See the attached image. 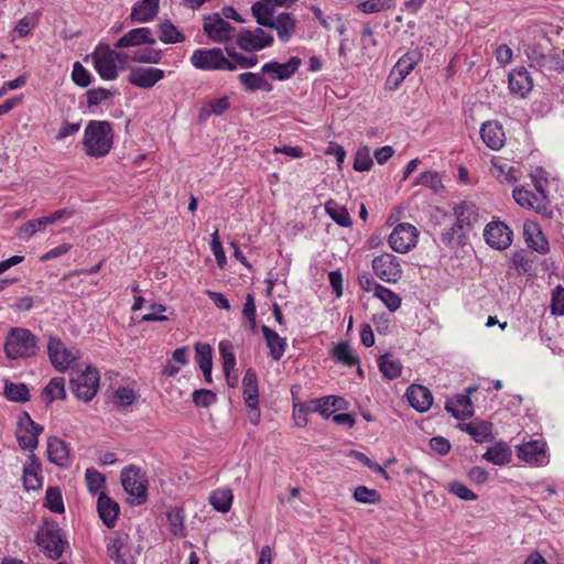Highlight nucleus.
Listing matches in <instances>:
<instances>
[{"mask_svg":"<svg viewBox=\"0 0 564 564\" xmlns=\"http://www.w3.org/2000/svg\"><path fill=\"white\" fill-rule=\"evenodd\" d=\"M373 165V160L370 150L365 147L356 152L354 160V169L358 172L369 171Z\"/></svg>","mask_w":564,"mask_h":564,"instance_id":"obj_56","label":"nucleus"},{"mask_svg":"<svg viewBox=\"0 0 564 564\" xmlns=\"http://www.w3.org/2000/svg\"><path fill=\"white\" fill-rule=\"evenodd\" d=\"M191 63L195 68L212 70V69H236V64L228 61L221 48L196 50L194 51Z\"/></svg>","mask_w":564,"mask_h":564,"instance_id":"obj_8","label":"nucleus"},{"mask_svg":"<svg viewBox=\"0 0 564 564\" xmlns=\"http://www.w3.org/2000/svg\"><path fill=\"white\" fill-rule=\"evenodd\" d=\"M160 0H140L131 10V20L137 23L151 21L159 12Z\"/></svg>","mask_w":564,"mask_h":564,"instance_id":"obj_28","label":"nucleus"},{"mask_svg":"<svg viewBox=\"0 0 564 564\" xmlns=\"http://www.w3.org/2000/svg\"><path fill=\"white\" fill-rule=\"evenodd\" d=\"M3 350L9 360L35 357L39 352V338L28 328L11 327L3 343Z\"/></svg>","mask_w":564,"mask_h":564,"instance_id":"obj_1","label":"nucleus"},{"mask_svg":"<svg viewBox=\"0 0 564 564\" xmlns=\"http://www.w3.org/2000/svg\"><path fill=\"white\" fill-rule=\"evenodd\" d=\"M271 2L257 1L252 4L251 11L253 17L256 18L258 24L269 28L272 25L273 17V8L270 7Z\"/></svg>","mask_w":564,"mask_h":564,"instance_id":"obj_41","label":"nucleus"},{"mask_svg":"<svg viewBox=\"0 0 564 564\" xmlns=\"http://www.w3.org/2000/svg\"><path fill=\"white\" fill-rule=\"evenodd\" d=\"M325 212L339 226H351V218L347 208L337 204L335 200L330 199L325 203Z\"/></svg>","mask_w":564,"mask_h":564,"instance_id":"obj_37","label":"nucleus"},{"mask_svg":"<svg viewBox=\"0 0 564 564\" xmlns=\"http://www.w3.org/2000/svg\"><path fill=\"white\" fill-rule=\"evenodd\" d=\"M47 355L52 366L59 372L72 369L80 358V351L77 347L66 346L55 336H50L47 339Z\"/></svg>","mask_w":564,"mask_h":564,"instance_id":"obj_3","label":"nucleus"},{"mask_svg":"<svg viewBox=\"0 0 564 564\" xmlns=\"http://www.w3.org/2000/svg\"><path fill=\"white\" fill-rule=\"evenodd\" d=\"M120 478L124 491L129 495V502L135 506L143 505L148 497V481L141 468L131 465L121 471Z\"/></svg>","mask_w":564,"mask_h":564,"instance_id":"obj_4","label":"nucleus"},{"mask_svg":"<svg viewBox=\"0 0 564 564\" xmlns=\"http://www.w3.org/2000/svg\"><path fill=\"white\" fill-rule=\"evenodd\" d=\"M372 269L375 274L387 283H395L402 274L397 257L390 253H383L373 258Z\"/></svg>","mask_w":564,"mask_h":564,"instance_id":"obj_13","label":"nucleus"},{"mask_svg":"<svg viewBox=\"0 0 564 564\" xmlns=\"http://www.w3.org/2000/svg\"><path fill=\"white\" fill-rule=\"evenodd\" d=\"M66 398L65 380L55 377L50 380L42 392V399L48 404L55 400H64Z\"/></svg>","mask_w":564,"mask_h":564,"instance_id":"obj_34","label":"nucleus"},{"mask_svg":"<svg viewBox=\"0 0 564 564\" xmlns=\"http://www.w3.org/2000/svg\"><path fill=\"white\" fill-rule=\"evenodd\" d=\"M301 59L296 56L291 57L285 63L269 62L265 63L261 70L263 74L270 75L273 79L285 80L289 79L301 66Z\"/></svg>","mask_w":564,"mask_h":564,"instance_id":"obj_22","label":"nucleus"},{"mask_svg":"<svg viewBox=\"0 0 564 564\" xmlns=\"http://www.w3.org/2000/svg\"><path fill=\"white\" fill-rule=\"evenodd\" d=\"M43 426L36 424L28 412H23L19 416L17 427V440L19 445L26 451H33L37 447L39 435L42 433Z\"/></svg>","mask_w":564,"mask_h":564,"instance_id":"obj_10","label":"nucleus"},{"mask_svg":"<svg viewBox=\"0 0 564 564\" xmlns=\"http://www.w3.org/2000/svg\"><path fill=\"white\" fill-rule=\"evenodd\" d=\"M406 398L410 405L419 412H426L433 403L431 391L421 384L410 386L406 390Z\"/></svg>","mask_w":564,"mask_h":564,"instance_id":"obj_23","label":"nucleus"},{"mask_svg":"<svg viewBox=\"0 0 564 564\" xmlns=\"http://www.w3.org/2000/svg\"><path fill=\"white\" fill-rule=\"evenodd\" d=\"M170 530L174 535H182L184 531L183 517L177 509L170 510L166 514Z\"/></svg>","mask_w":564,"mask_h":564,"instance_id":"obj_63","label":"nucleus"},{"mask_svg":"<svg viewBox=\"0 0 564 564\" xmlns=\"http://www.w3.org/2000/svg\"><path fill=\"white\" fill-rule=\"evenodd\" d=\"M161 42L166 44L181 43L185 40V36L176 29V26L169 20L162 22L159 25Z\"/></svg>","mask_w":564,"mask_h":564,"instance_id":"obj_47","label":"nucleus"},{"mask_svg":"<svg viewBox=\"0 0 564 564\" xmlns=\"http://www.w3.org/2000/svg\"><path fill=\"white\" fill-rule=\"evenodd\" d=\"M445 409L457 420H465L473 415V404L466 395H459L455 401H447Z\"/></svg>","mask_w":564,"mask_h":564,"instance_id":"obj_32","label":"nucleus"},{"mask_svg":"<svg viewBox=\"0 0 564 564\" xmlns=\"http://www.w3.org/2000/svg\"><path fill=\"white\" fill-rule=\"evenodd\" d=\"M509 89L511 94L519 98H525L533 88V80L524 67H518L510 72Z\"/></svg>","mask_w":564,"mask_h":564,"instance_id":"obj_20","label":"nucleus"},{"mask_svg":"<svg viewBox=\"0 0 564 564\" xmlns=\"http://www.w3.org/2000/svg\"><path fill=\"white\" fill-rule=\"evenodd\" d=\"M482 458L495 465H505L510 462L511 451L508 445L503 443H497L487 449V452L482 455Z\"/></svg>","mask_w":564,"mask_h":564,"instance_id":"obj_38","label":"nucleus"},{"mask_svg":"<svg viewBox=\"0 0 564 564\" xmlns=\"http://www.w3.org/2000/svg\"><path fill=\"white\" fill-rule=\"evenodd\" d=\"M551 310L554 315H564V289L561 286L553 292Z\"/></svg>","mask_w":564,"mask_h":564,"instance_id":"obj_64","label":"nucleus"},{"mask_svg":"<svg viewBox=\"0 0 564 564\" xmlns=\"http://www.w3.org/2000/svg\"><path fill=\"white\" fill-rule=\"evenodd\" d=\"M240 83L249 91L263 90L271 91V84L263 77V73H241L238 76Z\"/></svg>","mask_w":564,"mask_h":564,"instance_id":"obj_33","label":"nucleus"},{"mask_svg":"<svg viewBox=\"0 0 564 564\" xmlns=\"http://www.w3.org/2000/svg\"><path fill=\"white\" fill-rule=\"evenodd\" d=\"M161 59V50H156L152 47V45L148 46H137L130 53V61L137 63H150L156 64Z\"/></svg>","mask_w":564,"mask_h":564,"instance_id":"obj_36","label":"nucleus"},{"mask_svg":"<svg viewBox=\"0 0 564 564\" xmlns=\"http://www.w3.org/2000/svg\"><path fill=\"white\" fill-rule=\"evenodd\" d=\"M117 57V52L105 44H99L93 52L94 67L102 79L115 80L118 77Z\"/></svg>","mask_w":564,"mask_h":564,"instance_id":"obj_9","label":"nucleus"},{"mask_svg":"<svg viewBox=\"0 0 564 564\" xmlns=\"http://www.w3.org/2000/svg\"><path fill=\"white\" fill-rule=\"evenodd\" d=\"M419 231L408 223L394 227L389 236V245L395 252L406 253L416 246Z\"/></svg>","mask_w":564,"mask_h":564,"instance_id":"obj_11","label":"nucleus"},{"mask_svg":"<svg viewBox=\"0 0 564 564\" xmlns=\"http://www.w3.org/2000/svg\"><path fill=\"white\" fill-rule=\"evenodd\" d=\"M269 28L276 30L279 40L286 43L295 32L296 19L292 13L283 12L273 19Z\"/></svg>","mask_w":564,"mask_h":564,"instance_id":"obj_26","label":"nucleus"},{"mask_svg":"<svg viewBox=\"0 0 564 564\" xmlns=\"http://www.w3.org/2000/svg\"><path fill=\"white\" fill-rule=\"evenodd\" d=\"M196 361L199 368L213 367V349L208 344L198 343L195 345Z\"/></svg>","mask_w":564,"mask_h":564,"instance_id":"obj_58","label":"nucleus"},{"mask_svg":"<svg viewBox=\"0 0 564 564\" xmlns=\"http://www.w3.org/2000/svg\"><path fill=\"white\" fill-rule=\"evenodd\" d=\"M45 506L55 513H62L64 512V502L62 498V494L58 488L56 487H50L46 490L45 496Z\"/></svg>","mask_w":564,"mask_h":564,"instance_id":"obj_55","label":"nucleus"},{"mask_svg":"<svg viewBox=\"0 0 564 564\" xmlns=\"http://www.w3.org/2000/svg\"><path fill=\"white\" fill-rule=\"evenodd\" d=\"M334 358L346 366H354L358 364V358L352 355V351L348 344L340 343L338 344L333 351Z\"/></svg>","mask_w":564,"mask_h":564,"instance_id":"obj_54","label":"nucleus"},{"mask_svg":"<svg viewBox=\"0 0 564 564\" xmlns=\"http://www.w3.org/2000/svg\"><path fill=\"white\" fill-rule=\"evenodd\" d=\"M352 497L360 503L369 505L379 503L381 500L380 494L377 490L370 489L366 486L356 487Z\"/></svg>","mask_w":564,"mask_h":564,"instance_id":"obj_53","label":"nucleus"},{"mask_svg":"<svg viewBox=\"0 0 564 564\" xmlns=\"http://www.w3.org/2000/svg\"><path fill=\"white\" fill-rule=\"evenodd\" d=\"M164 70L155 67H134L131 69L128 80L137 87L149 89L164 78Z\"/></svg>","mask_w":564,"mask_h":564,"instance_id":"obj_18","label":"nucleus"},{"mask_svg":"<svg viewBox=\"0 0 564 564\" xmlns=\"http://www.w3.org/2000/svg\"><path fill=\"white\" fill-rule=\"evenodd\" d=\"M378 366L382 375L388 379L399 377L402 369L400 361L389 354H386L378 359Z\"/></svg>","mask_w":564,"mask_h":564,"instance_id":"obj_42","label":"nucleus"},{"mask_svg":"<svg viewBox=\"0 0 564 564\" xmlns=\"http://www.w3.org/2000/svg\"><path fill=\"white\" fill-rule=\"evenodd\" d=\"M36 542L43 552L53 560L62 556L64 547L67 544L62 530L54 522L46 523L39 530Z\"/></svg>","mask_w":564,"mask_h":564,"instance_id":"obj_7","label":"nucleus"},{"mask_svg":"<svg viewBox=\"0 0 564 564\" xmlns=\"http://www.w3.org/2000/svg\"><path fill=\"white\" fill-rule=\"evenodd\" d=\"M243 399L248 408H254L259 402L258 379L253 369H248L242 378Z\"/></svg>","mask_w":564,"mask_h":564,"instance_id":"obj_30","label":"nucleus"},{"mask_svg":"<svg viewBox=\"0 0 564 564\" xmlns=\"http://www.w3.org/2000/svg\"><path fill=\"white\" fill-rule=\"evenodd\" d=\"M523 235L528 246L535 251L545 253L549 250V243L535 223L527 221L523 226Z\"/></svg>","mask_w":564,"mask_h":564,"instance_id":"obj_29","label":"nucleus"},{"mask_svg":"<svg viewBox=\"0 0 564 564\" xmlns=\"http://www.w3.org/2000/svg\"><path fill=\"white\" fill-rule=\"evenodd\" d=\"M99 381L98 370L93 366H87L85 370L72 377L70 387L78 400L89 402L98 392Z\"/></svg>","mask_w":564,"mask_h":564,"instance_id":"obj_6","label":"nucleus"},{"mask_svg":"<svg viewBox=\"0 0 564 564\" xmlns=\"http://www.w3.org/2000/svg\"><path fill=\"white\" fill-rule=\"evenodd\" d=\"M230 107L228 97H220L205 104L200 110V117H208L210 115L220 116L226 112Z\"/></svg>","mask_w":564,"mask_h":564,"instance_id":"obj_50","label":"nucleus"},{"mask_svg":"<svg viewBox=\"0 0 564 564\" xmlns=\"http://www.w3.org/2000/svg\"><path fill=\"white\" fill-rule=\"evenodd\" d=\"M203 30L212 41L224 43L234 36L236 29L219 14H215L205 19Z\"/></svg>","mask_w":564,"mask_h":564,"instance_id":"obj_15","label":"nucleus"},{"mask_svg":"<svg viewBox=\"0 0 564 564\" xmlns=\"http://www.w3.org/2000/svg\"><path fill=\"white\" fill-rule=\"evenodd\" d=\"M395 7V0H365L358 3V8L367 14L377 13Z\"/></svg>","mask_w":564,"mask_h":564,"instance_id":"obj_51","label":"nucleus"},{"mask_svg":"<svg viewBox=\"0 0 564 564\" xmlns=\"http://www.w3.org/2000/svg\"><path fill=\"white\" fill-rule=\"evenodd\" d=\"M192 397L195 405L204 408L209 406L217 400L216 394L212 390L207 389L195 390Z\"/></svg>","mask_w":564,"mask_h":564,"instance_id":"obj_61","label":"nucleus"},{"mask_svg":"<svg viewBox=\"0 0 564 564\" xmlns=\"http://www.w3.org/2000/svg\"><path fill=\"white\" fill-rule=\"evenodd\" d=\"M112 130L108 121L91 120L85 128L83 145L87 155L102 158L112 147Z\"/></svg>","mask_w":564,"mask_h":564,"instance_id":"obj_2","label":"nucleus"},{"mask_svg":"<svg viewBox=\"0 0 564 564\" xmlns=\"http://www.w3.org/2000/svg\"><path fill=\"white\" fill-rule=\"evenodd\" d=\"M375 296L378 297L391 312H395L401 306L400 296L381 284H376Z\"/></svg>","mask_w":564,"mask_h":564,"instance_id":"obj_44","label":"nucleus"},{"mask_svg":"<svg viewBox=\"0 0 564 564\" xmlns=\"http://www.w3.org/2000/svg\"><path fill=\"white\" fill-rule=\"evenodd\" d=\"M4 395L12 402H26L30 399V391L25 383L7 382Z\"/></svg>","mask_w":564,"mask_h":564,"instance_id":"obj_45","label":"nucleus"},{"mask_svg":"<svg viewBox=\"0 0 564 564\" xmlns=\"http://www.w3.org/2000/svg\"><path fill=\"white\" fill-rule=\"evenodd\" d=\"M448 491L465 501H473L477 499V495L459 481L449 482Z\"/></svg>","mask_w":564,"mask_h":564,"instance_id":"obj_60","label":"nucleus"},{"mask_svg":"<svg viewBox=\"0 0 564 564\" xmlns=\"http://www.w3.org/2000/svg\"><path fill=\"white\" fill-rule=\"evenodd\" d=\"M480 137L484 143L491 150H500L506 143V135L501 123L489 120L481 124Z\"/></svg>","mask_w":564,"mask_h":564,"instance_id":"obj_21","label":"nucleus"},{"mask_svg":"<svg viewBox=\"0 0 564 564\" xmlns=\"http://www.w3.org/2000/svg\"><path fill=\"white\" fill-rule=\"evenodd\" d=\"M299 412L304 413H319L325 417H329L332 415L330 406H329V397H323L318 399L310 400L305 403L299 404Z\"/></svg>","mask_w":564,"mask_h":564,"instance_id":"obj_40","label":"nucleus"},{"mask_svg":"<svg viewBox=\"0 0 564 564\" xmlns=\"http://www.w3.org/2000/svg\"><path fill=\"white\" fill-rule=\"evenodd\" d=\"M460 430L468 433L476 442H484L491 433V424L488 422L467 423L460 425Z\"/></svg>","mask_w":564,"mask_h":564,"instance_id":"obj_46","label":"nucleus"},{"mask_svg":"<svg viewBox=\"0 0 564 564\" xmlns=\"http://www.w3.org/2000/svg\"><path fill=\"white\" fill-rule=\"evenodd\" d=\"M513 198L522 207L533 208L536 212H541L542 209L536 195L530 191L523 188H514Z\"/></svg>","mask_w":564,"mask_h":564,"instance_id":"obj_49","label":"nucleus"},{"mask_svg":"<svg viewBox=\"0 0 564 564\" xmlns=\"http://www.w3.org/2000/svg\"><path fill=\"white\" fill-rule=\"evenodd\" d=\"M72 78L79 87H87L91 83L90 73L79 62H76L73 66Z\"/></svg>","mask_w":564,"mask_h":564,"instance_id":"obj_59","label":"nucleus"},{"mask_svg":"<svg viewBox=\"0 0 564 564\" xmlns=\"http://www.w3.org/2000/svg\"><path fill=\"white\" fill-rule=\"evenodd\" d=\"M219 352L223 358L224 372L227 379H229L230 371L234 370L236 366V358L232 352V345L229 341H220Z\"/></svg>","mask_w":564,"mask_h":564,"instance_id":"obj_52","label":"nucleus"},{"mask_svg":"<svg viewBox=\"0 0 564 564\" xmlns=\"http://www.w3.org/2000/svg\"><path fill=\"white\" fill-rule=\"evenodd\" d=\"M456 216V224L465 231L469 230L474 223L477 221L476 208L473 204L462 202L454 209Z\"/></svg>","mask_w":564,"mask_h":564,"instance_id":"obj_31","label":"nucleus"},{"mask_svg":"<svg viewBox=\"0 0 564 564\" xmlns=\"http://www.w3.org/2000/svg\"><path fill=\"white\" fill-rule=\"evenodd\" d=\"M232 491L229 488H218L209 496V503L219 512H228L232 503Z\"/></svg>","mask_w":564,"mask_h":564,"instance_id":"obj_35","label":"nucleus"},{"mask_svg":"<svg viewBox=\"0 0 564 564\" xmlns=\"http://www.w3.org/2000/svg\"><path fill=\"white\" fill-rule=\"evenodd\" d=\"M110 564H135L131 552V540L123 531H113L105 539Z\"/></svg>","mask_w":564,"mask_h":564,"instance_id":"obj_5","label":"nucleus"},{"mask_svg":"<svg viewBox=\"0 0 564 564\" xmlns=\"http://www.w3.org/2000/svg\"><path fill=\"white\" fill-rule=\"evenodd\" d=\"M112 97V93L105 88H95L87 91V106L95 107Z\"/></svg>","mask_w":564,"mask_h":564,"instance_id":"obj_62","label":"nucleus"},{"mask_svg":"<svg viewBox=\"0 0 564 564\" xmlns=\"http://www.w3.org/2000/svg\"><path fill=\"white\" fill-rule=\"evenodd\" d=\"M517 456L528 464L545 466L550 462L546 453V443L543 440H533L517 446Z\"/></svg>","mask_w":564,"mask_h":564,"instance_id":"obj_12","label":"nucleus"},{"mask_svg":"<svg viewBox=\"0 0 564 564\" xmlns=\"http://www.w3.org/2000/svg\"><path fill=\"white\" fill-rule=\"evenodd\" d=\"M484 238L490 247L503 250L512 242V231L506 224L492 221L485 227Z\"/></svg>","mask_w":564,"mask_h":564,"instance_id":"obj_16","label":"nucleus"},{"mask_svg":"<svg viewBox=\"0 0 564 564\" xmlns=\"http://www.w3.org/2000/svg\"><path fill=\"white\" fill-rule=\"evenodd\" d=\"M47 457L55 465L68 466L69 449L66 443L58 437H50L47 441Z\"/></svg>","mask_w":564,"mask_h":564,"instance_id":"obj_27","label":"nucleus"},{"mask_svg":"<svg viewBox=\"0 0 564 564\" xmlns=\"http://www.w3.org/2000/svg\"><path fill=\"white\" fill-rule=\"evenodd\" d=\"M23 485L29 490H37L42 487V476L40 474V467L34 463L30 462L23 466Z\"/></svg>","mask_w":564,"mask_h":564,"instance_id":"obj_39","label":"nucleus"},{"mask_svg":"<svg viewBox=\"0 0 564 564\" xmlns=\"http://www.w3.org/2000/svg\"><path fill=\"white\" fill-rule=\"evenodd\" d=\"M97 510L100 519L108 528L115 527L119 514V506L115 500L101 492L97 500Z\"/></svg>","mask_w":564,"mask_h":564,"instance_id":"obj_25","label":"nucleus"},{"mask_svg":"<svg viewBox=\"0 0 564 564\" xmlns=\"http://www.w3.org/2000/svg\"><path fill=\"white\" fill-rule=\"evenodd\" d=\"M416 184L431 188L434 192H438L441 188H443L442 178L435 171H426L421 173Z\"/></svg>","mask_w":564,"mask_h":564,"instance_id":"obj_57","label":"nucleus"},{"mask_svg":"<svg viewBox=\"0 0 564 564\" xmlns=\"http://www.w3.org/2000/svg\"><path fill=\"white\" fill-rule=\"evenodd\" d=\"M261 332L265 339V344L270 351V356L272 357L273 360L279 361L286 350V338L281 337L276 332H274L267 325L261 326Z\"/></svg>","mask_w":564,"mask_h":564,"instance_id":"obj_24","label":"nucleus"},{"mask_svg":"<svg viewBox=\"0 0 564 564\" xmlns=\"http://www.w3.org/2000/svg\"><path fill=\"white\" fill-rule=\"evenodd\" d=\"M419 59L420 53L416 51L408 52L399 58L388 77V82L393 85V88L399 87L405 77L414 69Z\"/></svg>","mask_w":564,"mask_h":564,"instance_id":"obj_17","label":"nucleus"},{"mask_svg":"<svg viewBox=\"0 0 564 564\" xmlns=\"http://www.w3.org/2000/svg\"><path fill=\"white\" fill-rule=\"evenodd\" d=\"M156 42L151 29L142 26L128 31L115 43L116 48L137 47L143 44L153 45Z\"/></svg>","mask_w":564,"mask_h":564,"instance_id":"obj_19","label":"nucleus"},{"mask_svg":"<svg viewBox=\"0 0 564 564\" xmlns=\"http://www.w3.org/2000/svg\"><path fill=\"white\" fill-rule=\"evenodd\" d=\"M48 225L46 216L32 219L20 227L19 237L23 240H29L36 232L43 231Z\"/></svg>","mask_w":564,"mask_h":564,"instance_id":"obj_48","label":"nucleus"},{"mask_svg":"<svg viewBox=\"0 0 564 564\" xmlns=\"http://www.w3.org/2000/svg\"><path fill=\"white\" fill-rule=\"evenodd\" d=\"M273 42V36L263 31L261 28L254 30H241L237 36V44L243 51L252 52L260 51L270 46Z\"/></svg>","mask_w":564,"mask_h":564,"instance_id":"obj_14","label":"nucleus"},{"mask_svg":"<svg viewBox=\"0 0 564 564\" xmlns=\"http://www.w3.org/2000/svg\"><path fill=\"white\" fill-rule=\"evenodd\" d=\"M85 480L88 491L93 495H101L104 492L106 479L105 476L95 468H87L85 471Z\"/></svg>","mask_w":564,"mask_h":564,"instance_id":"obj_43","label":"nucleus"}]
</instances>
